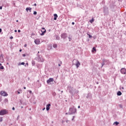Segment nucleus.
Here are the masks:
<instances>
[{"label": "nucleus", "instance_id": "obj_1", "mask_svg": "<svg viewBox=\"0 0 126 126\" xmlns=\"http://www.w3.org/2000/svg\"><path fill=\"white\" fill-rule=\"evenodd\" d=\"M77 110L74 106L70 107L69 110L68 115H74L76 113Z\"/></svg>", "mask_w": 126, "mask_h": 126}, {"label": "nucleus", "instance_id": "obj_2", "mask_svg": "<svg viewBox=\"0 0 126 126\" xmlns=\"http://www.w3.org/2000/svg\"><path fill=\"white\" fill-rule=\"evenodd\" d=\"M46 32H47V31H46V29H45V28H42V30H40L39 32V33L41 36H44V35H45V33H46Z\"/></svg>", "mask_w": 126, "mask_h": 126}, {"label": "nucleus", "instance_id": "obj_3", "mask_svg": "<svg viewBox=\"0 0 126 126\" xmlns=\"http://www.w3.org/2000/svg\"><path fill=\"white\" fill-rule=\"evenodd\" d=\"M103 13L104 15H108L109 14V9L107 6L103 7Z\"/></svg>", "mask_w": 126, "mask_h": 126}, {"label": "nucleus", "instance_id": "obj_4", "mask_svg": "<svg viewBox=\"0 0 126 126\" xmlns=\"http://www.w3.org/2000/svg\"><path fill=\"white\" fill-rule=\"evenodd\" d=\"M37 58H36V60H37V62H40V63H43L44 62V59L42 58V56L39 55V54H37Z\"/></svg>", "mask_w": 126, "mask_h": 126}, {"label": "nucleus", "instance_id": "obj_5", "mask_svg": "<svg viewBox=\"0 0 126 126\" xmlns=\"http://www.w3.org/2000/svg\"><path fill=\"white\" fill-rule=\"evenodd\" d=\"M109 63V61L105 59L102 60V63H101V67H103V65L105 64H107Z\"/></svg>", "mask_w": 126, "mask_h": 126}, {"label": "nucleus", "instance_id": "obj_6", "mask_svg": "<svg viewBox=\"0 0 126 126\" xmlns=\"http://www.w3.org/2000/svg\"><path fill=\"white\" fill-rule=\"evenodd\" d=\"M0 95H1V96H3L4 97H6V96H8V94H7V93L4 91H1L0 92Z\"/></svg>", "mask_w": 126, "mask_h": 126}, {"label": "nucleus", "instance_id": "obj_7", "mask_svg": "<svg viewBox=\"0 0 126 126\" xmlns=\"http://www.w3.org/2000/svg\"><path fill=\"white\" fill-rule=\"evenodd\" d=\"M6 114H7V111L5 109L1 110L0 111V116H3L4 115H6Z\"/></svg>", "mask_w": 126, "mask_h": 126}, {"label": "nucleus", "instance_id": "obj_8", "mask_svg": "<svg viewBox=\"0 0 126 126\" xmlns=\"http://www.w3.org/2000/svg\"><path fill=\"white\" fill-rule=\"evenodd\" d=\"M61 38L62 39H65L66 38H67V33H63L61 34Z\"/></svg>", "mask_w": 126, "mask_h": 126}, {"label": "nucleus", "instance_id": "obj_9", "mask_svg": "<svg viewBox=\"0 0 126 126\" xmlns=\"http://www.w3.org/2000/svg\"><path fill=\"white\" fill-rule=\"evenodd\" d=\"M53 81H54V78H50L48 80H47V84H50L51 82H53Z\"/></svg>", "mask_w": 126, "mask_h": 126}, {"label": "nucleus", "instance_id": "obj_10", "mask_svg": "<svg viewBox=\"0 0 126 126\" xmlns=\"http://www.w3.org/2000/svg\"><path fill=\"white\" fill-rule=\"evenodd\" d=\"M0 63H4V59H3V55L1 54L0 56Z\"/></svg>", "mask_w": 126, "mask_h": 126}, {"label": "nucleus", "instance_id": "obj_11", "mask_svg": "<svg viewBox=\"0 0 126 126\" xmlns=\"http://www.w3.org/2000/svg\"><path fill=\"white\" fill-rule=\"evenodd\" d=\"M121 72L122 73V74H126V69L125 68H122L121 69Z\"/></svg>", "mask_w": 126, "mask_h": 126}, {"label": "nucleus", "instance_id": "obj_12", "mask_svg": "<svg viewBox=\"0 0 126 126\" xmlns=\"http://www.w3.org/2000/svg\"><path fill=\"white\" fill-rule=\"evenodd\" d=\"M34 43L36 45L40 44V39L38 38L35 39Z\"/></svg>", "mask_w": 126, "mask_h": 126}, {"label": "nucleus", "instance_id": "obj_13", "mask_svg": "<svg viewBox=\"0 0 126 126\" xmlns=\"http://www.w3.org/2000/svg\"><path fill=\"white\" fill-rule=\"evenodd\" d=\"M75 65H76L77 68H78V67H79V66L80 65V62H79V61H78V60L76 61Z\"/></svg>", "mask_w": 126, "mask_h": 126}, {"label": "nucleus", "instance_id": "obj_14", "mask_svg": "<svg viewBox=\"0 0 126 126\" xmlns=\"http://www.w3.org/2000/svg\"><path fill=\"white\" fill-rule=\"evenodd\" d=\"M86 98H87V99H91L92 98V94L90 93L88 94Z\"/></svg>", "mask_w": 126, "mask_h": 126}, {"label": "nucleus", "instance_id": "obj_15", "mask_svg": "<svg viewBox=\"0 0 126 126\" xmlns=\"http://www.w3.org/2000/svg\"><path fill=\"white\" fill-rule=\"evenodd\" d=\"M51 108V104L50 103H49L46 105V110L49 111Z\"/></svg>", "mask_w": 126, "mask_h": 126}, {"label": "nucleus", "instance_id": "obj_16", "mask_svg": "<svg viewBox=\"0 0 126 126\" xmlns=\"http://www.w3.org/2000/svg\"><path fill=\"white\" fill-rule=\"evenodd\" d=\"M4 69V67L2 66V64L0 63V70H3Z\"/></svg>", "mask_w": 126, "mask_h": 126}, {"label": "nucleus", "instance_id": "obj_17", "mask_svg": "<svg viewBox=\"0 0 126 126\" xmlns=\"http://www.w3.org/2000/svg\"><path fill=\"white\" fill-rule=\"evenodd\" d=\"M17 92L18 93V94H20L22 93V89H19L18 90V91H17Z\"/></svg>", "mask_w": 126, "mask_h": 126}, {"label": "nucleus", "instance_id": "obj_18", "mask_svg": "<svg viewBox=\"0 0 126 126\" xmlns=\"http://www.w3.org/2000/svg\"><path fill=\"white\" fill-rule=\"evenodd\" d=\"M54 20H57V19L58 18V14H54Z\"/></svg>", "mask_w": 126, "mask_h": 126}, {"label": "nucleus", "instance_id": "obj_19", "mask_svg": "<svg viewBox=\"0 0 126 126\" xmlns=\"http://www.w3.org/2000/svg\"><path fill=\"white\" fill-rule=\"evenodd\" d=\"M31 9L32 8L30 7H27L26 10L27 11V12H28V10H29L30 12H31Z\"/></svg>", "mask_w": 126, "mask_h": 126}, {"label": "nucleus", "instance_id": "obj_20", "mask_svg": "<svg viewBox=\"0 0 126 126\" xmlns=\"http://www.w3.org/2000/svg\"><path fill=\"white\" fill-rule=\"evenodd\" d=\"M122 95V92L121 91H118L117 92V95L118 96H121Z\"/></svg>", "mask_w": 126, "mask_h": 126}, {"label": "nucleus", "instance_id": "obj_21", "mask_svg": "<svg viewBox=\"0 0 126 126\" xmlns=\"http://www.w3.org/2000/svg\"><path fill=\"white\" fill-rule=\"evenodd\" d=\"M120 124V123L118 122H115L113 123V125L115 126H118V125Z\"/></svg>", "mask_w": 126, "mask_h": 126}, {"label": "nucleus", "instance_id": "obj_22", "mask_svg": "<svg viewBox=\"0 0 126 126\" xmlns=\"http://www.w3.org/2000/svg\"><path fill=\"white\" fill-rule=\"evenodd\" d=\"M24 64H25V63L24 62H22V63H20L18 64V65H24Z\"/></svg>", "mask_w": 126, "mask_h": 126}, {"label": "nucleus", "instance_id": "obj_23", "mask_svg": "<svg viewBox=\"0 0 126 126\" xmlns=\"http://www.w3.org/2000/svg\"><path fill=\"white\" fill-rule=\"evenodd\" d=\"M90 23H93L94 22V18H92V19L90 21Z\"/></svg>", "mask_w": 126, "mask_h": 126}, {"label": "nucleus", "instance_id": "obj_24", "mask_svg": "<svg viewBox=\"0 0 126 126\" xmlns=\"http://www.w3.org/2000/svg\"><path fill=\"white\" fill-rule=\"evenodd\" d=\"M53 48L56 49V48H57L58 45H57L56 44H54L53 45Z\"/></svg>", "mask_w": 126, "mask_h": 126}, {"label": "nucleus", "instance_id": "obj_25", "mask_svg": "<svg viewBox=\"0 0 126 126\" xmlns=\"http://www.w3.org/2000/svg\"><path fill=\"white\" fill-rule=\"evenodd\" d=\"M4 102L5 103H7V102H8V99L7 98H5V99H4Z\"/></svg>", "mask_w": 126, "mask_h": 126}, {"label": "nucleus", "instance_id": "obj_26", "mask_svg": "<svg viewBox=\"0 0 126 126\" xmlns=\"http://www.w3.org/2000/svg\"><path fill=\"white\" fill-rule=\"evenodd\" d=\"M56 40H60V36L59 35L56 36Z\"/></svg>", "mask_w": 126, "mask_h": 126}, {"label": "nucleus", "instance_id": "obj_27", "mask_svg": "<svg viewBox=\"0 0 126 126\" xmlns=\"http://www.w3.org/2000/svg\"><path fill=\"white\" fill-rule=\"evenodd\" d=\"M87 35L89 36V38H90V39H91V38H92V35H90L89 33H87Z\"/></svg>", "mask_w": 126, "mask_h": 126}, {"label": "nucleus", "instance_id": "obj_28", "mask_svg": "<svg viewBox=\"0 0 126 126\" xmlns=\"http://www.w3.org/2000/svg\"><path fill=\"white\" fill-rule=\"evenodd\" d=\"M96 52V48L93 47V52Z\"/></svg>", "mask_w": 126, "mask_h": 126}, {"label": "nucleus", "instance_id": "obj_29", "mask_svg": "<svg viewBox=\"0 0 126 126\" xmlns=\"http://www.w3.org/2000/svg\"><path fill=\"white\" fill-rule=\"evenodd\" d=\"M52 95L53 96H56V95H57V94H56V92H53L52 93Z\"/></svg>", "mask_w": 126, "mask_h": 126}, {"label": "nucleus", "instance_id": "obj_30", "mask_svg": "<svg viewBox=\"0 0 126 126\" xmlns=\"http://www.w3.org/2000/svg\"><path fill=\"white\" fill-rule=\"evenodd\" d=\"M36 14H37V11H34L33 12V15H36Z\"/></svg>", "mask_w": 126, "mask_h": 126}, {"label": "nucleus", "instance_id": "obj_31", "mask_svg": "<svg viewBox=\"0 0 126 126\" xmlns=\"http://www.w3.org/2000/svg\"><path fill=\"white\" fill-rule=\"evenodd\" d=\"M32 65H35V62L32 61Z\"/></svg>", "mask_w": 126, "mask_h": 126}, {"label": "nucleus", "instance_id": "obj_32", "mask_svg": "<svg viewBox=\"0 0 126 126\" xmlns=\"http://www.w3.org/2000/svg\"><path fill=\"white\" fill-rule=\"evenodd\" d=\"M28 92H29L30 95H31V94H32V91H31V90H29V91H28Z\"/></svg>", "mask_w": 126, "mask_h": 126}, {"label": "nucleus", "instance_id": "obj_33", "mask_svg": "<svg viewBox=\"0 0 126 126\" xmlns=\"http://www.w3.org/2000/svg\"><path fill=\"white\" fill-rule=\"evenodd\" d=\"M2 101V97L0 96V102H1Z\"/></svg>", "mask_w": 126, "mask_h": 126}, {"label": "nucleus", "instance_id": "obj_34", "mask_svg": "<svg viewBox=\"0 0 126 126\" xmlns=\"http://www.w3.org/2000/svg\"><path fill=\"white\" fill-rule=\"evenodd\" d=\"M0 122H2V117H0Z\"/></svg>", "mask_w": 126, "mask_h": 126}, {"label": "nucleus", "instance_id": "obj_35", "mask_svg": "<svg viewBox=\"0 0 126 126\" xmlns=\"http://www.w3.org/2000/svg\"><path fill=\"white\" fill-rule=\"evenodd\" d=\"M120 108H123V105L122 104L119 105Z\"/></svg>", "mask_w": 126, "mask_h": 126}, {"label": "nucleus", "instance_id": "obj_36", "mask_svg": "<svg viewBox=\"0 0 126 126\" xmlns=\"http://www.w3.org/2000/svg\"><path fill=\"white\" fill-rule=\"evenodd\" d=\"M12 110H13V111H14V110H15V108H14V107H13Z\"/></svg>", "mask_w": 126, "mask_h": 126}, {"label": "nucleus", "instance_id": "obj_37", "mask_svg": "<svg viewBox=\"0 0 126 126\" xmlns=\"http://www.w3.org/2000/svg\"><path fill=\"white\" fill-rule=\"evenodd\" d=\"M18 32L19 33H20V32H21V31H20V30H18Z\"/></svg>", "mask_w": 126, "mask_h": 126}, {"label": "nucleus", "instance_id": "obj_38", "mask_svg": "<svg viewBox=\"0 0 126 126\" xmlns=\"http://www.w3.org/2000/svg\"><path fill=\"white\" fill-rule=\"evenodd\" d=\"M68 39L69 40V41H70V40H71V37H70V36L68 37Z\"/></svg>", "mask_w": 126, "mask_h": 126}, {"label": "nucleus", "instance_id": "obj_39", "mask_svg": "<svg viewBox=\"0 0 126 126\" xmlns=\"http://www.w3.org/2000/svg\"><path fill=\"white\" fill-rule=\"evenodd\" d=\"M24 47H25V48H26V47H27V44H25L24 45Z\"/></svg>", "mask_w": 126, "mask_h": 126}, {"label": "nucleus", "instance_id": "obj_40", "mask_svg": "<svg viewBox=\"0 0 126 126\" xmlns=\"http://www.w3.org/2000/svg\"><path fill=\"white\" fill-rule=\"evenodd\" d=\"M74 118H75V116H73V118L72 119V121H73V120H74Z\"/></svg>", "mask_w": 126, "mask_h": 126}, {"label": "nucleus", "instance_id": "obj_41", "mask_svg": "<svg viewBox=\"0 0 126 126\" xmlns=\"http://www.w3.org/2000/svg\"><path fill=\"white\" fill-rule=\"evenodd\" d=\"M22 56H23V57H26V54H23Z\"/></svg>", "mask_w": 126, "mask_h": 126}, {"label": "nucleus", "instance_id": "obj_42", "mask_svg": "<svg viewBox=\"0 0 126 126\" xmlns=\"http://www.w3.org/2000/svg\"><path fill=\"white\" fill-rule=\"evenodd\" d=\"M10 39H13V36H10Z\"/></svg>", "mask_w": 126, "mask_h": 126}, {"label": "nucleus", "instance_id": "obj_43", "mask_svg": "<svg viewBox=\"0 0 126 126\" xmlns=\"http://www.w3.org/2000/svg\"><path fill=\"white\" fill-rule=\"evenodd\" d=\"M74 24H75V23L74 22L72 23V25H74Z\"/></svg>", "mask_w": 126, "mask_h": 126}, {"label": "nucleus", "instance_id": "obj_44", "mask_svg": "<svg viewBox=\"0 0 126 126\" xmlns=\"http://www.w3.org/2000/svg\"><path fill=\"white\" fill-rule=\"evenodd\" d=\"M0 10L2 9V6H0Z\"/></svg>", "mask_w": 126, "mask_h": 126}, {"label": "nucleus", "instance_id": "obj_45", "mask_svg": "<svg viewBox=\"0 0 126 126\" xmlns=\"http://www.w3.org/2000/svg\"><path fill=\"white\" fill-rule=\"evenodd\" d=\"M34 6H37V4L34 3Z\"/></svg>", "mask_w": 126, "mask_h": 126}, {"label": "nucleus", "instance_id": "obj_46", "mask_svg": "<svg viewBox=\"0 0 126 126\" xmlns=\"http://www.w3.org/2000/svg\"><path fill=\"white\" fill-rule=\"evenodd\" d=\"M1 31H2L1 29H0V33H1Z\"/></svg>", "mask_w": 126, "mask_h": 126}, {"label": "nucleus", "instance_id": "obj_47", "mask_svg": "<svg viewBox=\"0 0 126 126\" xmlns=\"http://www.w3.org/2000/svg\"><path fill=\"white\" fill-rule=\"evenodd\" d=\"M78 109H80V106L79 105V106H78Z\"/></svg>", "mask_w": 126, "mask_h": 126}, {"label": "nucleus", "instance_id": "obj_48", "mask_svg": "<svg viewBox=\"0 0 126 126\" xmlns=\"http://www.w3.org/2000/svg\"><path fill=\"white\" fill-rule=\"evenodd\" d=\"M46 108H44L43 109H42V111H44V110H45Z\"/></svg>", "mask_w": 126, "mask_h": 126}, {"label": "nucleus", "instance_id": "obj_49", "mask_svg": "<svg viewBox=\"0 0 126 126\" xmlns=\"http://www.w3.org/2000/svg\"><path fill=\"white\" fill-rule=\"evenodd\" d=\"M14 32H17V30H15L14 31Z\"/></svg>", "mask_w": 126, "mask_h": 126}, {"label": "nucleus", "instance_id": "obj_50", "mask_svg": "<svg viewBox=\"0 0 126 126\" xmlns=\"http://www.w3.org/2000/svg\"><path fill=\"white\" fill-rule=\"evenodd\" d=\"M19 52H22V49H20V50H19Z\"/></svg>", "mask_w": 126, "mask_h": 126}, {"label": "nucleus", "instance_id": "obj_51", "mask_svg": "<svg viewBox=\"0 0 126 126\" xmlns=\"http://www.w3.org/2000/svg\"><path fill=\"white\" fill-rule=\"evenodd\" d=\"M124 89V88L123 87H121V89Z\"/></svg>", "mask_w": 126, "mask_h": 126}, {"label": "nucleus", "instance_id": "obj_52", "mask_svg": "<svg viewBox=\"0 0 126 126\" xmlns=\"http://www.w3.org/2000/svg\"><path fill=\"white\" fill-rule=\"evenodd\" d=\"M65 115H68V113H66Z\"/></svg>", "mask_w": 126, "mask_h": 126}, {"label": "nucleus", "instance_id": "obj_53", "mask_svg": "<svg viewBox=\"0 0 126 126\" xmlns=\"http://www.w3.org/2000/svg\"><path fill=\"white\" fill-rule=\"evenodd\" d=\"M63 123H64V121H62V124H63Z\"/></svg>", "mask_w": 126, "mask_h": 126}, {"label": "nucleus", "instance_id": "obj_54", "mask_svg": "<svg viewBox=\"0 0 126 126\" xmlns=\"http://www.w3.org/2000/svg\"><path fill=\"white\" fill-rule=\"evenodd\" d=\"M59 66H61V64H58Z\"/></svg>", "mask_w": 126, "mask_h": 126}, {"label": "nucleus", "instance_id": "obj_55", "mask_svg": "<svg viewBox=\"0 0 126 126\" xmlns=\"http://www.w3.org/2000/svg\"><path fill=\"white\" fill-rule=\"evenodd\" d=\"M24 89H26V88L25 87H24Z\"/></svg>", "mask_w": 126, "mask_h": 126}, {"label": "nucleus", "instance_id": "obj_56", "mask_svg": "<svg viewBox=\"0 0 126 126\" xmlns=\"http://www.w3.org/2000/svg\"><path fill=\"white\" fill-rule=\"evenodd\" d=\"M39 53H40V52L38 51V53H37L38 55H39Z\"/></svg>", "mask_w": 126, "mask_h": 126}, {"label": "nucleus", "instance_id": "obj_57", "mask_svg": "<svg viewBox=\"0 0 126 126\" xmlns=\"http://www.w3.org/2000/svg\"><path fill=\"white\" fill-rule=\"evenodd\" d=\"M63 91H62L61 93H63Z\"/></svg>", "mask_w": 126, "mask_h": 126}, {"label": "nucleus", "instance_id": "obj_58", "mask_svg": "<svg viewBox=\"0 0 126 126\" xmlns=\"http://www.w3.org/2000/svg\"><path fill=\"white\" fill-rule=\"evenodd\" d=\"M16 22H18V20H16Z\"/></svg>", "mask_w": 126, "mask_h": 126}, {"label": "nucleus", "instance_id": "obj_59", "mask_svg": "<svg viewBox=\"0 0 126 126\" xmlns=\"http://www.w3.org/2000/svg\"><path fill=\"white\" fill-rule=\"evenodd\" d=\"M66 122L67 123V121H66Z\"/></svg>", "mask_w": 126, "mask_h": 126}, {"label": "nucleus", "instance_id": "obj_60", "mask_svg": "<svg viewBox=\"0 0 126 126\" xmlns=\"http://www.w3.org/2000/svg\"><path fill=\"white\" fill-rule=\"evenodd\" d=\"M7 64H8V63H7Z\"/></svg>", "mask_w": 126, "mask_h": 126}, {"label": "nucleus", "instance_id": "obj_61", "mask_svg": "<svg viewBox=\"0 0 126 126\" xmlns=\"http://www.w3.org/2000/svg\"><path fill=\"white\" fill-rule=\"evenodd\" d=\"M27 64H28V63H27Z\"/></svg>", "mask_w": 126, "mask_h": 126}]
</instances>
